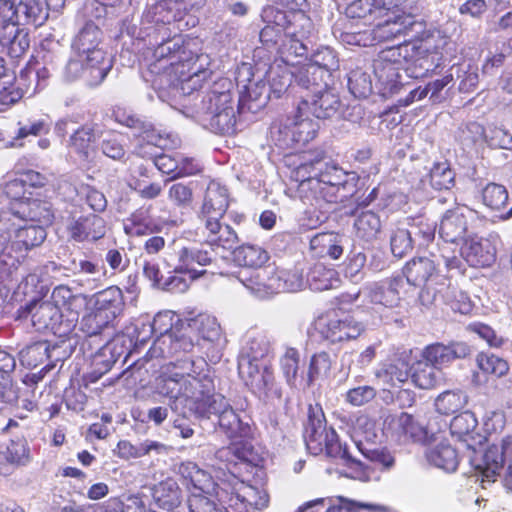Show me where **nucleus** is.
<instances>
[{
  "instance_id": "1",
  "label": "nucleus",
  "mask_w": 512,
  "mask_h": 512,
  "mask_svg": "<svg viewBox=\"0 0 512 512\" xmlns=\"http://www.w3.org/2000/svg\"><path fill=\"white\" fill-rule=\"evenodd\" d=\"M291 179L298 182L297 195L303 204L313 208L306 213L315 214L308 219L309 229L317 228L327 219L325 205L345 202L356 191V177L338 165L315 158L299 164Z\"/></svg>"
},
{
  "instance_id": "2",
  "label": "nucleus",
  "mask_w": 512,
  "mask_h": 512,
  "mask_svg": "<svg viewBox=\"0 0 512 512\" xmlns=\"http://www.w3.org/2000/svg\"><path fill=\"white\" fill-rule=\"evenodd\" d=\"M155 392L169 400L170 409L188 408L197 417H206L217 396L214 376L204 360L184 359L161 368L155 379Z\"/></svg>"
},
{
  "instance_id": "3",
  "label": "nucleus",
  "mask_w": 512,
  "mask_h": 512,
  "mask_svg": "<svg viewBox=\"0 0 512 512\" xmlns=\"http://www.w3.org/2000/svg\"><path fill=\"white\" fill-rule=\"evenodd\" d=\"M140 73L144 81L151 82L162 102L184 115L189 108L200 106L199 94L194 92L213 74L203 66H146Z\"/></svg>"
},
{
  "instance_id": "4",
  "label": "nucleus",
  "mask_w": 512,
  "mask_h": 512,
  "mask_svg": "<svg viewBox=\"0 0 512 512\" xmlns=\"http://www.w3.org/2000/svg\"><path fill=\"white\" fill-rule=\"evenodd\" d=\"M461 260L449 247H436L429 250V256L414 257L403 267L406 282L421 287L419 301L430 306L437 301L438 295L449 297V277L444 273L460 270Z\"/></svg>"
},
{
  "instance_id": "5",
  "label": "nucleus",
  "mask_w": 512,
  "mask_h": 512,
  "mask_svg": "<svg viewBox=\"0 0 512 512\" xmlns=\"http://www.w3.org/2000/svg\"><path fill=\"white\" fill-rule=\"evenodd\" d=\"M173 3H155L148 5L142 14L140 25L127 28L128 34L137 40L148 41L149 45L159 41L170 40L176 31L187 30L180 28L185 20L177 16V8Z\"/></svg>"
},
{
  "instance_id": "6",
  "label": "nucleus",
  "mask_w": 512,
  "mask_h": 512,
  "mask_svg": "<svg viewBox=\"0 0 512 512\" xmlns=\"http://www.w3.org/2000/svg\"><path fill=\"white\" fill-rule=\"evenodd\" d=\"M269 495L264 488L237 482L226 500L225 512H256L268 506ZM190 512H224L214 499L193 494L189 499Z\"/></svg>"
},
{
  "instance_id": "7",
  "label": "nucleus",
  "mask_w": 512,
  "mask_h": 512,
  "mask_svg": "<svg viewBox=\"0 0 512 512\" xmlns=\"http://www.w3.org/2000/svg\"><path fill=\"white\" fill-rule=\"evenodd\" d=\"M237 279L259 298L280 292H296L304 287L303 275L298 269L279 270L271 265L259 270H240Z\"/></svg>"
},
{
  "instance_id": "8",
  "label": "nucleus",
  "mask_w": 512,
  "mask_h": 512,
  "mask_svg": "<svg viewBox=\"0 0 512 512\" xmlns=\"http://www.w3.org/2000/svg\"><path fill=\"white\" fill-rule=\"evenodd\" d=\"M304 440L307 450L312 455L325 454L327 457L340 461L345 465L357 464L349 453L346 445L339 442L333 428H327L321 408H309L308 422L305 427Z\"/></svg>"
},
{
  "instance_id": "9",
  "label": "nucleus",
  "mask_w": 512,
  "mask_h": 512,
  "mask_svg": "<svg viewBox=\"0 0 512 512\" xmlns=\"http://www.w3.org/2000/svg\"><path fill=\"white\" fill-rule=\"evenodd\" d=\"M234 75L240 89L238 111L257 113L263 109L272 94L265 81L264 70L259 66H237Z\"/></svg>"
},
{
  "instance_id": "10",
  "label": "nucleus",
  "mask_w": 512,
  "mask_h": 512,
  "mask_svg": "<svg viewBox=\"0 0 512 512\" xmlns=\"http://www.w3.org/2000/svg\"><path fill=\"white\" fill-rule=\"evenodd\" d=\"M505 462L508 467L504 475V485L512 491V435L506 436L500 443L488 446L481 457L472 459L471 466L477 480L480 478L484 484L495 481Z\"/></svg>"
},
{
  "instance_id": "11",
  "label": "nucleus",
  "mask_w": 512,
  "mask_h": 512,
  "mask_svg": "<svg viewBox=\"0 0 512 512\" xmlns=\"http://www.w3.org/2000/svg\"><path fill=\"white\" fill-rule=\"evenodd\" d=\"M185 116L216 134L231 135L237 131L233 102L225 105L200 103L195 109L189 108Z\"/></svg>"
},
{
  "instance_id": "12",
  "label": "nucleus",
  "mask_w": 512,
  "mask_h": 512,
  "mask_svg": "<svg viewBox=\"0 0 512 512\" xmlns=\"http://www.w3.org/2000/svg\"><path fill=\"white\" fill-rule=\"evenodd\" d=\"M314 329L322 340L335 344L357 338L364 327L351 316L331 310L315 319Z\"/></svg>"
},
{
  "instance_id": "13",
  "label": "nucleus",
  "mask_w": 512,
  "mask_h": 512,
  "mask_svg": "<svg viewBox=\"0 0 512 512\" xmlns=\"http://www.w3.org/2000/svg\"><path fill=\"white\" fill-rule=\"evenodd\" d=\"M36 82L34 66H24L18 76L7 66H0V112L20 100L25 93L34 94L38 90Z\"/></svg>"
},
{
  "instance_id": "14",
  "label": "nucleus",
  "mask_w": 512,
  "mask_h": 512,
  "mask_svg": "<svg viewBox=\"0 0 512 512\" xmlns=\"http://www.w3.org/2000/svg\"><path fill=\"white\" fill-rule=\"evenodd\" d=\"M423 32V23L417 21L411 13L389 17L384 22L375 25L372 30L373 38L377 41L403 39V42H411L419 38Z\"/></svg>"
},
{
  "instance_id": "15",
  "label": "nucleus",
  "mask_w": 512,
  "mask_h": 512,
  "mask_svg": "<svg viewBox=\"0 0 512 512\" xmlns=\"http://www.w3.org/2000/svg\"><path fill=\"white\" fill-rule=\"evenodd\" d=\"M211 415L218 417L219 429L230 439L249 438L252 435L250 419L237 413L223 395L212 401L205 418H210Z\"/></svg>"
},
{
  "instance_id": "16",
  "label": "nucleus",
  "mask_w": 512,
  "mask_h": 512,
  "mask_svg": "<svg viewBox=\"0 0 512 512\" xmlns=\"http://www.w3.org/2000/svg\"><path fill=\"white\" fill-rule=\"evenodd\" d=\"M61 318V311L49 301L32 300L17 311V319H29L36 331L50 330L60 335L65 333L61 330Z\"/></svg>"
},
{
  "instance_id": "17",
  "label": "nucleus",
  "mask_w": 512,
  "mask_h": 512,
  "mask_svg": "<svg viewBox=\"0 0 512 512\" xmlns=\"http://www.w3.org/2000/svg\"><path fill=\"white\" fill-rule=\"evenodd\" d=\"M102 32L92 21H87L72 42L73 61L79 64H101L106 53L99 47Z\"/></svg>"
},
{
  "instance_id": "18",
  "label": "nucleus",
  "mask_w": 512,
  "mask_h": 512,
  "mask_svg": "<svg viewBox=\"0 0 512 512\" xmlns=\"http://www.w3.org/2000/svg\"><path fill=\"white\" fill-rule=\"evenodd\" d=\"M195 345V339L186 324L180 323V327H176L174 332L158 336L149 349V354L152 358H168L192 352Z\"/></svg>"
},
{
  "instance_id": "19",
  "label": "nucleus",
  "mask_w": 512,
  "mask_h": 512,
  "mask_svg": "<svg viewBox=\"0 0 512 512\" xmlns=\"http://www.w3.org/2000/svg\"><path fill=\"white\" fill-rule=\"evenodd\" d=\"M238 371L241 379L251 391L259 397H280V393L274 386V375L268 363H238Z\"/></svg>"
},
{
  "instance_id": "20",
  "label": "nucleus",
  "mask_w": 512,
  "mask_h": 512,
  "mask_svg": "<svg viewBox=\"0 0 512 512\" xmlns=\"http://www.w3.org/2000/svg\"><path fill=\"white\" fill-rule=\"evenodd\" d=\"M114 115L118 123L132 129L133 135L140 138L146 145L161 149L172 147L173 141L170 139V135L156 131L151 123L124 109L116 110Z\"/></svg>"
},
{
  "instance_id": "21",
  "label": "nucleus",
  "mask_w": 512,
  "mask_h": 512,
  "mask_svg": "<svg viewBox=\"0 0 512 512\" xmlns=\"http://www.w3.org/2000/svg\"><path fill=\"white\" fill-rule=\"evenodd\" d=\"M416 68L422 69L423 66H376L373 74L376 77L375 89L377 93L384 98L391 97L398 93L400 89L407 84V78H418L414 74Z\"/></svg>"
},
{
  "instance_id": "22",
  "label": "nucleus",
  "mask_w": 512,
  "mask_h": 512,
  "mask_svg": "<svg viewBox=\"0 0 512 512\" xmlns=\"http://www.w3.org/2000/svg\"><path fill=\"white\" fill-rule=\"evenodd\" d=\"M497 235L489 237H471L466 239L461 247V256L472 267H489L496 260Z\"/></svg>"
},
{
  "instance_id": "23",
  "label": "nucleus",
  "mask_w": 512,
  "mask_h": 512,
  "mask_svg": "<svg viewBox=\"0 0 512 512\" xmlns=\"http://www.w3.org/2000/svg\"><path fill=\"white\" fill-rule=\"evenodd\" d=\"M341 107L339 96L328 87L306 95L299 103L300 111H308L317 119H328L336 116Z\"/></svg>"
},
{
  "instance_id": "24",
  "label": "nucleus",
  "mask_w": 512,
  "mask_h": 512,
  "mask_svg": "<svg viewBox=\"0 0 512 512\" xmlns=\"http://www.w3.org/2000/svg\"><path fill=\"white\" fill-rule=\"evenodd\" d=\"M0 46L12 59L20 57L29 47L28 31L10 18L0 17Z\"/></svg>"
},
{
  "instance_id": "25",
  "label": "nucleus",
  "mask_w": 512,
  "mask_h": 512,
  "mask_svg": "<svg viewBox=\"0 0 512 512\" xmlns=\"http://www.w3.org/2000/svg\"><path fill=\"white\" fill-rule=\"evenodd\" d=\"M0 46L12 59L20 57L29 47L28 31L10 18L0 17Z\"/></svg>"
},
{
  "instance_id": "26",
  "label": "nucleus",
  "mask_w": 512,
  "mask_h": 512,
  "mask_svg": "<svg viewBox=\"0 0 512 512\" xmlns=\"http://www.w3.org/2000/svg\"><path fill=\"white\" fill-rule=\"evenodd\" d=\"M0 46L12 59L20 57L29 47L28 31L10 18L0 17Z\"/></svg>"
},
{
  "instance_id": "27",
  "label": "nucleus",
  "mask_w": 512,
  "mask_h": 512,
  "mask_svg": "<svg viewBox=\"0 0 512 512\" xmlns=\"http://www.w3.org/2000/svg\"><path fill=\"white\" fill-rule=\"evenodd\" d=\"M404 283L403 276L396 275L366 286L363 288L362 293L373 304L394 308L400 303V290L404 287Z\"/></svg>"
},
{
  "instance_id": "28",
  "label": "nucleus",
  "mask_w": 512,
  "mask_h": 512,
  "mask_svg": "<svg viewBox=\"0 0 512 512\" xmlns=\"http://www.w3.org/2000/svg\"><path fill=\"white\" fill-rule=\"evenodd\" d=\"M261 17L266 25H270L285 35H297L295 24H301L302 27L310 25V18L301 10H282L277 6L270 5L262 10Z\"/></svg>"
},
{
  "instance_id": "29",
  "label": "nucleus",
  "mask_w": 512,
  "mask_h": 512,
  "mask_svg": "<svg viewBox=\"0 0 512 512\" xmlns=\"http://www.w3.org/2000/svg\"><path fill=\"white\" fill-rule=\"evenodd\" d=\"M216 255L215 248H212L207 242L200 245L183 247L178 252V271L186 270L190 279H197L205 271H197L194 265H209L216 258Z\"/></svg>"
},
{
  "instance_id": "30",
  "label": "nucleus",
  "mask_w": 512,
  "mask_h": 512,
  "mask_svg": "<svg viewBox=\"0 0 512 512\" xmlns=\"http://www.w3.org/2000/svg\"><path fill=\"white\" fill-rule=\"evenodd\" d=\"M229 206V194L225 186L212 180L209 182L203 203L198 212L201 222L211 219H221Z\"/></svg>"
},
{
  "instance_id": "31",
  "label": "nucleus",
  "mask_w": 512,
  "mask_h": 512,
  "mask_svg": "<svg viewBox=\"0 0 512 512\" xmlns=\"http://www.w3.org/2000/svg\"><path fill=\"white\" fill-rule=\"evenodd\" d=\"M470 353V348L463 342H452L449 344L433 343L426 346L422 351V359L443 371L456 359L464 358Z\"/></svg>"
},
{
  "instance_id": "32",
  "label": "nucleus",
  "mask_w": 512,
  "mask_h": 512,
  "mask_svg": "<svg viewBox=\"0 0 512 512\" xmlns=\"http://www.w3.org/2000/svg\"><path fill=\"white\" fill-rule=\"evenodd\" d=\"M478 422L474 414L470 411H465L455 416L450 422V432L451 435L457 438L460 442H462L467 449L472 450L475 454L471 459L475 457H481L483 453L480 455L476 454V445L482 443L483 437L476 433Z\"/></svg>"
},
{
  "instance_id": "33",
  "label": "nucleus",
  "mask_w": 512,
  "mask_h": 512,
  "mask_svg": "<svg viewBox=\"0 0 512 512\" xmlns=\"http://www.w3.org/2000/svg\"><path fill=\"white\" fill-rule=\"evenodd\" d=\"M68 231L76 242L96 241L106 233L105 221L95 214L82 216L69 224Z\"/></svg>"
},
{
  "instance_id": "34",
  "label": "nucleus",
  "mask_w": 512,
  "mask_h": 512,
  "mask_svg": "<svg viewBox=\"0 0 512 512\" xmlns=\"http://www.w3.org/2000/svg\"><path fill=\"white\" fill-rule=\"evenodd\" d=\"M294 68L295 83L312 94L329 86L331 72L327 66H291Z\"/></svg>"
},
{
  "instance_id": "35",
  "label": "nucleus",
  "mask_w": 512,
  "mask_h": 512,
  "mask_svg": "<svg viewBox=\"0 0 512 512\" xmlns=\"http://www.w3.org/2000/svg\"><path fill=\"white\" fill-rule=\"evenodd\" d=\"M374 376L384 387H396L405 383L410 377L408 362L395 358L379 363Z\"/></svg>"
},
{
  "instance_id": "36",
  "label": "nucleus",
  "mask_w": 512,
  "mask_h": 512,
  "mask_svg": "<svg viewBox=\"0 0 512 512\" xmlns=\"http://www.w3.org/2000/svg\"><path fill=\"white\" fill-rule=\"evenodd\" d=\"M47 237L46 229L42 225L25 224L14 231V238L8 239L9 249L22 254L40 246Z\"/></svg>"
},
{
  "instance_id": "37",
  "label": "nucleus",
  "mask_w": 512,
  "mask_h": 512,
  "mask_svg": "<svg viewBox=\"0 0 512 512\" xmlns=\"http://www.w3.org/2000/svg\"><path fill=\"white\" fill-rule=\"evenodd\" d=\"M272 347L269 338L262 333L248 335L240 352L238 363H269Z\"/></svg>"
},
{
  "instance_id": "38",
  "label": "nucleus",
  "mask_w": 512,
  "mask_h": 512,
  "mask_svg": "<svg viewBox=\"0 0 512 512\" xmlns=\"http://www.w3.org/2000/svg\"><path fill=\"white\" fill-rule=\"evenodd\" d=\"M13 214L22 220L42 225L44 228L52 223L54 217L51 204L38 199L19 202L13 209Z\"/></svg>"
},
{
  "instance_id": "39",
  "label": "nucleus",
  "mask_w": 512,
  "mask_h": 512,
  "mask_svg": "<svg viewBox=\"0 0 512 512\" xmlns=\"http://www.w3.org/2000/svg\"><path fill=\"white\" fill-rule=\"evenodd\" d=\"M308 111H300L299 105L293 118L289 119L286 125L287 133L290 134L293 142L305 145L312 141L319 130V123L309 117Z\"/></svg>"
},
{
  "instance_id": "40",
  "label": "nucleus",
  "mask_w": 512,
  "mask_h": 512,
  "mask_svg": "<svg viewBox=\"0 0 512 512\" xmlns=\"http://www.w3.org/2000/svg\"><path fill=\"white\" fill-rule=\"evenodd\" d=\"M112 66H63L61 75L67 83L81 81L88 87L100 85Z\"/></svg>"
},
{
  "instance_id": "41",
  "label": "nucleus",
  "mask_w": 512,
  "mask_h": 512,
  "mask_svg": "<svg viewBox=\"0 0 512 512\" xmlns=\"http://www.w3.org/2000/svg\"><path fill=\"white\" fill-rule=\"evenodd\" d=\"M467 231V219L464 209L457 207L448 210L442 217L439 226V235L447 243H456L463 239Z\"/></svg>"
},
{
  "instance_id": "42",
  "label": "nucleus",
  "mask_w": 512,
  "mask_h": 512,
  "mask_svg": "<svg viewBox=\"0 0 512 512\" xmlns=\"http://www.w3.org/2000/svg\"><path fill=\"white\" fill-rule=\"evenodd\" d=\"M92 304L95 309L113 321L121 315L125 305L123 293L117 286H110L97 292L92 298Z\"/></svg>"
},
{
  "instance_id": "43",
  "label": "nucleus",
  "mask_w": 512,
  "mask_h": 512,
  "mask_svg": "<svg viewBox=\"0 0 512 512\" xmlns=\"http://www.w3.org/2000/svg\"><path fill=\"white\" fill-rule=\"evenodd\" d=\"M29 450L23 440L11 441L7 445H0V475H9L16 466L28 462Z\"/></svg>"
},
{
  "instance_id": "44",
  "label": "nucleus",
  "mask_w": 512,
  "mask_h": 512,
  "mask_svg": "<svg viewBox=\"0 0 512 512\" xmlns=\"http://www.w3.org/2000/svg\"><path fill=\"white\" fill-rule=\"evenodd\" d=\"M344 237L334 232L318 233L310 240V249L316 257L338 259L343 254Z\"/></svg>"
},
{
  "instance_id": "45",
  "label": "nucleus",
  "mask_w": 512,
  "mask_h": 512,
  "mask_svg": "<svg viewBox=\"0 0 512 512\" xmlns=\"http://www.w3.org/2000/svg\"><path fill=\"white\" fill-rule=\"evenodd\" d=\"M205 226L207 243L214 248L232 249L237 243L238 236L235 230L220 222V219H211L202 222Z\"/></svg>"
},
{
  "instance_id": "46",
  "label": "nucleus",
  "mask_w": 512,
  "mask_h": 512,
  "mask_svg": "<svg viewBox=\"0 0 512 512\" xmlns=\"http://www.w3.org/2000/svg\"><path fill=\"white\" fill-rule=\"evenodd\" d=\"M410 377L416 387L427 390L439 386L445 380L444 372L424 359L413 365L410 370Z\"/></svg>"
},
{
  "instance_id": "47",
  "label": "nucleus",
  "mask_w": 512,
  "mask_h": 512,
  "mask_svg": "<svg viewBox=\"0 0 512 512\" xmlns=\"http://www.w3.org/2000/svg\"><path fill=\"white\" fill-rule=\"evenodd\" d=\"M42 7L35 0L16 1L10 6L9 12L4 14L20 26L26 24L40 25L45 17L42 16Z\"/></svg>"
},
{
  "instance_id": "48",
  "label": "nucleus",
  "mask_w": 512,
  "mask_h": 512,
  "mask_svg": "<svg viewBox=\"0 0 512 512\" xmlns=\"http://www.w3.org/2000/svg\"><path fill=\"white\" fill-rule=\"evenodd\" d=\"M427 461L445 472H454L459 464L457 450L447 442H440L427 449Z\"/></svg>"
},
{
  "instance_id": "49",
  "label": "nucleus",
  "mask_w": 512,
  "mask_h": 512,
  "mask_svg": "<svg viewBox=\"0 0 512 512\" xmlns=\"http://www.w3.org/2000/svg\"><path fill=\"white\" fill-rule=\"evenodd\" d=\"M118 455L123 459L141 458L152 453L156 455H167L170 448L164 443L145 440L139 444H132L127 440H121L117 445Z\"/></svg>"
},
{
  "instance_id": "50",
  "label": "nucleus",
  "mask_w": 512,
  "mask_h": 512,
  "mask_svg": "<svg viewBox=\"0 0 512 512\" xmlns=\"http://www.w3.org/2000/svg\"><path fill=\"white\" fill-rule=\"evenodd\" d=\"M188 331L192 336H197L195 340L198 344L199 338L208 342H216L221 337V327L217 319L211 315L200 314L197 317L185 322Z\"/></svg>"
},
{
  "instance_id": "51",
  "label": "nucleus",
  "mask_w": 512,
  "mask_h": 512,
  "mask_svg": "<svg viewBox=\"0 0 512 512\" xmlns=\"http://www.w3.org/2000/svg\"><path fill=\"white\" fill-rule=\"evenodd\" d=\"M152 46L155 47L153 51L155 61L167 60L168 64H184L192 60L185 56L187 52L191 53L188 47L180 50V37H176V33L172 34L170 40L159 41Z\"/></svg>"
},
{
  "instance_id": "52",
  "label": "nucleus",
  "mask_w": 512,
  "mask_h": 512,
  "mask_svg": "<svg viewBox=\"0 0 512 512\" xmlns=\"http://www.w3.org/2000/svg\"><path fill=\"white\" fill-rule=\"evenodd\" d=\"M380 216L371 210L361 211L354 220L355 235L358 239L370 243L381 233Z\"/></svg>"
},
{
  "instance_id": "53",
  "label": "nucleus",
  "mask_w": 512,
  "mask_h": 512,
  "mask_svg": "<svg viewBox=\"0 0 512 512\" xmlns=\"http://www.w3.org/2000/svg\"><path fill=\"white\" fill-rule=\"evenodd\" d=\"M234 261L251 270L265 269L264 264L268 261L269 255L266 250L258 245L243 244L233 251Z\"/></svg>"
},
{
  "instance_id": "54",
  "label": "nucleus",
  "mask_w": 512,
  "mask_h": 512,
  "mask_svg": "<svg viewBox=\"0 0 512 512\" xmlns=\"http://www.w3.org/2000/svg\"><path fill=\"white\" fill-rule=\"evenodd\" d=\"M375 66H356L348 73V88L356 98H367L373 92L371 74Z\"/></svg>"
},
{
  "instance_id": "55",
  "label": "nucleus",
  "mask_w": 512,
  "mask_h": 512,
  "mask_svg": "<svg viewBox=\"0 0 512 512\" xmlns=\"http://www.w3.org/2000/svg\"><path fill=\"white\" fill-rule=\"evenodd\" d=\"M291 66H268L264 70V76L272 94L279 98L292 85L294 80V68Z\"/></svg>"
},
{
  "instance_id": "56",
  "label": "nucleus",
  "mask_w": 512,
  "mask_h": 512,
  "mask_svg": "<svg viewBox=\"0 0 512 512\" xmlns=\"http://www.w3.org/2000/svg\"><path fill=\"white\" fill-rule=\"evenodd\" d=\"M56 346H51L47 341H37L27 345L19 352L20 361L27 366L36 367L45 360L56 358Z\"/></svg>"
},
{
  "instance_id": "57",
  "label": "nucleus",
  "mask_w": 512,
  "mask_h": 512,
  "mask_svg": "<svg viewBox=\"0 0 512 512\" xmlns=\"http://www.w3.org/2000/svg\"><path fill=\"white\" fill-rule=\"evenodd\" d=\"M16 362L14 357L4 350H0V387L1 396L6 403H12L17 400L16 388L13 386L10 374L14 371Z\"/></svg>"
},
{
  "instance_id": "58",
  "label": "nucleus",
  "mask_w": 512,
  "mask_h": 512,
  "mask_svg": "<svg viewBox=\"0 0 512 512\" xmlns=\"http://www.w3.org/2000/svg\"><path fill=\"white\" fill-rule=\"evenodd\" d=\"M307 283L314 291H325L336 288L339 285L337 272L327 268L323 264H315L307 275Z\"/></svg>"
},
{
  "instance_id": "59",
  "label": "nucleus",
  "mask_w": 512,
  "mask_h": 512,
  "mask_svg": "<svg viewBox=\"0 0 512 512\" xmlns=\"http://www.w3.org/2000/svg\"><path fill=\"white\" fill-rule=\"evenodd\" d=\"M153 497L155 504L173 511L181 502V490L174 480L168 479L155 487Z\"/></svg>"
},
{
  "instance_id": "60",
  "label": "nucleus",
  "mask_w": 512,
  "mask_h": 512,
  "mask_svg": "<svg viewBox=\"0 0 512 512\" xmlns=\"http://www.w3.org/2000/svg\"><path fill=\"white\" fill-rule=\"evenodd\" d=\"M61 266L55 262H47L42 266L34 268L23 279L22 283L26 288L30 287L32 290L37 289L41 285L40 290L48 284L51 279H56Z\"/></svg>"
},
{
  "instance_id": "61",
  "label": "nucleus",
  "mask_w": 512,
  "mask_h": 512,
  "mask_svg": "<svg viewBox=\"0 0 512 512\" xmlns=\"http://www.w3.org/2000/svg\"><path fill=\"white\" fill-rule=\"evenodd\" d=\"M233 82L229 78H218L200 99V103L225 105L232 103Z\"/></svg>"
},
{
  "instance_id": "62",
  "label": "nucleus",
  "mask_w": 512,
  "mask_h": 512,
  "mask_svg": "<svg viewBox=\"0 0 512 512\" xmlns=\"http://www.w3.org/2000/svg\"><path fill=\"white\" fill-rule=\"evenodd\" d=\"M114 321L93 306L81 319L80 328L87 336H96L112 327Z\"/></svg>"
},
{
  "instance_id": "63",
  "label": "nucleus",
  "mask_w": 512,
  "mask_h": 512,
  "mask_svg": "<svg viewBox=\"0 0 512 512\" xmlns=\"http://www.w3.org/2000/svg\"><path fill=\"white\" fill-rule=\"evenodd\" d=\"M467 403V395L461 390H448L441 393L435 400V406L441 414L458 412Z\"/></svg>"
},
{
  "instance_id": "64",
  "label": "nucleus",
  "mask_w": 512,
  "mask_h": 512,
  "mask_svg": "<svg viewBox=\"0 0 512 512\" xmlns=\"http://www.w3.org/2000/svg\"><path fill=\"white\" fill-rule=\"evenodd\" d=\"M483 204L493 211H499L504 208L508 202L509 194L504 185L498 183H488L482 189Z\"/></svg>"
}]
</instances>
